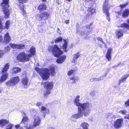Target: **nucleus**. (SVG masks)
<instances>
[{
    "label": "nucleus",
    "mask_w": 129,
    "mask_h": 129,
    "mask_svg": "<svg viewBox=\"0 0 129 129\" xmlns=\"http://www.w3.org/2000/svg\"><path fill=\"white\" fill-rule=\"evenodd\" d=\"M35 69L44 80H47L49 77L50 74L51 75L54 76L55 74V68L53 66L49 67L48 69H39L36 67Z\"/></svg>",
    "instance_id": "obj_1"
},
{
    "label": "nucleus",
    "mask_w": 129,
    "mask_h": 129,
    "mask_svg": "<svg viewBox=\"0 0 129 129\" xmlns=\"http://www.w3.org/2000/svg\"><path fill=\"white\" fill-rule=\"evenodd\" d=\"M79 96H76L74 101V104L78 107V108L80 109H86L90 110L91 107V103L89 102H87L83 103H80L79 99Z\"/></svg>",
    "instance_id": "obj_2"
},
{
    "label": "nucleus",
    "mask_w": 129,
    "mask_h": 129,
    "mask_svg": "<svg viewBox=\"0 0 129 129\" xmlns=\"http://www.w3.org/2000/svg\"><path fill=\"white\" fill-rule=\"evenodd\" d=\"M77 113L72 115L71 116L72 118L77 119L82 117L83 116H87L89 114L90 110L80 109L79 108H77Z\"/></svg>",
    "instance_id": "obj_3"
},
{
    "label": "nucleus",
    "mask_w": 129,
    "mask_h": 129,
    "mask_svg": "<svg viewBox=\"0 0 129 129\" xmlns=\"http://www.w3.org/2000/svg\"><path fill=\"white\" fill-rule=\"evenodd\" d=\"M48 50L49 52H51L53 55L56 57H58L63 53V52L56 45L50 46Z\"/></svg>",
    "instance_id": "obj_4"
},
{
    "label": "nucleus",
    "mask_w": 129,
    "mask_h": 129,
    "mask_svg": "<svg viewBox=\"0 0 129 129\" xmlns=\"http://www.w3.org/2000/svg\"><path fill=\"white\" fill-rule=\"evenodd\" d=\"M31 57V54H26L24 52L20 53L17 57V60L22 62L28 61L30 60V58Z\"/></svg>",
    "instance_id": "obj_5"
},
{
    "label": "nucleus",
    "mask_w": 129,
    "mask_h": 129,
    "mask_svg": "<svg viewBox=\"0 0 129 129\" xmlns=\"http://www.w3.org/2000/svg\"><path fill=\"white\" fill-rule=\"evenodd\" d=\"M9 0H3V2L1 4V6L3 7V12L5 16V18H8L9 17L10 13L8 8L9 7Z\"/></svg>",
    "instance_id": "obj_6"
},
{
    "label": "nucleus",
    "mask_w": 129,
    "mask_h": 129,
    "mask_svg": "<svg viewBox=\"0 0 129 129\" xmlns=\"http://www.w3.org/2000/svg\"><path fill=\"white\" fill-rule=\"evenodd\" d=\"M20 79L18 76L11 77L10 79L5 82V85L8 87L14 86L19 82Z\"/></svg>",
    "instance_id": "obj_7"
},
{
    "label": "nucleus",
    "mask_w": 129,
    "mask_h": 129,
    "mask_svg": "<svg viewBox=\"0 0 129 129\" xmlns=\"http://www.w3.org/2000/svg\"><path fill=\"white\" fill-rule=\"evenodd\" d=\"M44 87L46 90L45 92L44 93L45 97L47 98L48 95L51 93V90L53 87V84L52 82H47L44 83Z\"/></svg>",
    "instance_id": "obj_8"
},
{
    "label": "nucleus",
    "mask_w": 129,
    "mask_h": 129,
    "mask_svg": "<svg viewBox=\"0 0 129 129\" xmlns=\"http://www.w3.org/2000/svg\"><path fill=\"white\" fill-rule=\"evenodd\" d=\"M41 121V119L39 116H37L34 118L33 124L30 125L29 127L26 125H25V127L26 129H33L39 125Z\"/></svg>",
    "instance_id": "obj_9"
},
{
    "label": "nucleus",
    "mask_w": 129,
    "mask_h": 129,
    "mask_svg": "<svg viewBox=\"0 0 129 129\" xmlns=\"http://www.w3.org/2000/svg\"><path fill=\"white\" fill-rule=\"evenodd\" d=\"M109 7L108 5V1L106 0L104 2L103 9L104 12L107 15V18L109 21H110V19L109 17V14L108 13Z\"/></svg>",
    "instance_id": "obj_10"
},
{
    "label": "nucleus",
    "mask_w": 129,
    "mask_h": 129,
    "mask_svg": "<svg viewBox=\"0 0 129 129\" xmlns=\"http://www.w3.org/2000/svg\"><path fill=\"white\" fill-rule=\"evenodd\" d=\"M123 122V119H119L116 120L114 122V126L116 128H119L121 127Z\"/></svg>",
    "instance_id": "obj_11"
},
{
    "label": "nucleus",
    "mask_w": 129,
    "mask_h": 129,
    "mask_svg": "<svg viewBox=\"0 0 129 129\" xmlns=\"http://www.w3.org/2000/svg\"><path fill=\"white\" fill-rule=\"evenodd\" d=\"M10 47L13 49H21L24 48L25 45L23 44H17L11 43L10 44Z\"/></svg>",
    "instance_id": "obj_12"
},
{
    "label": "nucleus",
    "mask_w": 129,
    "mask_h": 129,
    "mask_svg": "<svg viewBox=\"0 0 129 129\" xmlns=\"http://www.w3.org/2000/svg\"><path fill=\"white\" fill-rule=\"evenodd\" d=\"M2 73V74L0 79V82L1 83L6 81L8 77V74L7 72Z\"/></svg>",
    "instance_id": "obj_13"
},
{
    "label": "nucleus",
    "mask_w": 129,
    "mask_h": 129,
    "mask_svg": "<svg viewBox=\"0 0 129 129\" xmlns=\"http://www.w3.org/2000/svg\"><path fill=\"white\" fill-rule=\"evenodd\" d=\"M112 51V49L111 48H109L108 49L106 54V58L108 61H110L111 59V54Z\"/></svg>",
    "instance_id": "obj_14"
},
{
    "label": "nucleus",
    "mask_w": 129,
    "mask_h": 129,
    "mask_svg": "<svg viewBox=\"0 0 129 129\" xmlns=\"http://www.w3.org/2000/svg\"><path fill=\"white\" fill-rule=\"evenodd\" d=\"M4 42L6 43H9L11 40V38L9 34L7 33L5 34L4 38Z\"/></svg>",
    "instance_id": "obj_15"
},
{
    "label": "nucleus",
    "mask_w": 129,
    "mask_h": 129,
    "mask_svg": "<svg viewBox=\"0 0 129 129\" xmlns=\"http://www.w3.org/2000/svg\"><path fill=\"white\" fill-rule=\"evenodd\" d=\"M123 31L120 29L117 30L116 32V34L117 38L119 39L123 35Z\"/></svg>",
    "instance_id": "obj_16"
},
{
    "label": "nucleus",
    "mask_w": 129,
    "mask_h": 129,
    "mask_svg": "<svg viewBox=\"0 0 129 129\" xmlns=\"http://www.w3.org/2000/svg\"><path fill=\"white\" fill-rule=\"evenodd\" d=\"M41 112L42 113L44 114V117H45V114H48L49 113V111L48 109L45 108L44 106H42L41 108Z\"/></svg>",
    "instance_id": "obj_17"
},
{
    "label": "nucleus",
    "mask_w": 129,
    "mask_h": 129,
    "mask_svg": "<svg viewBox=\"0 0 129 129\" xmlns=\"http://www.w3.org/2000/svg\"><path fill=\"white\" fill-rule=\"evenodd\" d=\"M66 58V56L63 55L58 58L56 60V62L58 63H61L64 61Z\"/></svg>",
    "instance_id": "obj_18"
},
{
    "label": "nucleus",
    "mask_w": 129,
    "mask_h": 129,
    "mask_svg": "<svg viewBox=\"0 0 129 129\" xmlns=\"http://www.w3.org/2000/svg\"><path fill=\"white\" fill-rule=\"evenodd\" d=\"M49 14L47 12L44 11L41 14V17L43 19H46L48 18L49 16Z\"/></svg>",
    "instance_id": "obj_19"
},
{
    "label": "nucleus",
    "mask_w": 129,
    "mask_h": 129,
    "mask_svg": "<svg viewBox=\"0 0 129 129\" xmlns=\"http://www.w3.org/2000/svg\"><path fill=\"white\" fill-rule=\"evenodd\" d=\"M77 33L78 34L80 35L87 36L88 34V33L89 32L87 31L82 30L80 32L77 30Z\"/></svg>",
    "instance_id": "obj_20"
},
{
    "label": "nucleus",
    "mask_w": 129,
    "mask_h": 129,
    "mask_svg": "<svg viewBox=\"0 0 129 129\" xmlns=\"http://www.w3.org/2000/svg\"><path fill=\"white\" fill-rule=\"evenodd\" d=\"M89 126L88 124L86 122H83L80 124V126L83 129H88Z\"/></svg>",
    "instance_id": "obj_21"
},
{
    "label": "nucleus",
    "mask_w": 129,
    "mask_h": 129,
    "mask_svg": "<svg viewBox=\"0 0 129 129\" xmlns=\"http://www.w3.org/2000/svg\"><path fill=\"white\" fill-rule=\"evenodd\" d=\"M46 5L45 4H41L38 6V9L40 12L46 10Z\"/></svg>",
    "instance_id": "obj_22"
},
{
    "label": "nucleus",
    "mask_w": 129,
    "mask_h": 129,
    "mask_svg": "<svg viewBox=\"0 0 129 129\" xmlns=\"http://www.w3.org/2000/svg\"><path fill=\"white\" fill-rule=\"evenodd\" d=\"M21 71V69L18 67H14L12 69V73L14 74H17Z\"/></svg>",
    "instance_id": "obj_23"
},
{
    "label": "nucleus",
    "mask_w": 129,
    "mask_h": 129,
    "mask_svg": "<svg viewBox=\"0 0 129 129\" xmlns=\"http://www.w3.org/2000/svg\"><path fill=\"white\" fill-rule=\"evenodd\" d=\"M22 82L24 85L27 86L28 84V81L27 77H25L23 78L22 80Z\"/></svg>",
    "instance_id": "obj_24"
},
{
    "label": "nucleus",
    "mask_w": 129,
    "mask_h": 129,
    "mask_svg": "<svg viewBox=\"0 0 129 129\" xmlns=\"http://www.w3.org/2000/svg\"><path fill=\"white\" fill-rule=\"evenodd\" d=\"M9 122L6 119H2L0 120V126L2 127L7 123H8Z\"/></svg>",
    "instance_id": "obj_25"
},
{
    "label": "nucleus",
    "mask_w": 129,
    "mask_h": 129,
    "mask_svg": "<svg viewBox=\"0 0 129 129\" xmlns=\"http://www.w3.org/2000/svg\"><path fill=\"white\" fill-rule=\"evenodd\" d=\"M129 76V74H125L124 76H123L121 79L119 81L120 83L124 82L126 79Z\"/></svg>",
    "instance_id": "obj_26"
},
{
    "label": "nucleus",
    "mask_w": 129,
    "mask_h": 129,
    "mask_svg": "<svg viewBox=\"0 0 129 129\" xmlns=\"http://www.w3.org/2000/svg\"><path fill=\"white\" fill-rule=\"evenodd\" d=\"M63 41L64 42V44L62 48L64 52H67V51L66 49L67 48V43L68 41L67 40H66L64 39H63Z\"/></svg>",
    "instance_id": "obj_27"
},
{
    "label": "nucleus",
    "mask_w": 129,
    "mask_h": 129,
    "mask_svg": "<svg viewBox=\"0 0 129 129\" xmlns=\"http://www.w3.org/2000/svg\"><path fill=\"white\" fill-rule=\"evenodd\" d=\"M10 64L9 63H7L4 66V67L2 71V73H5L7 71L9 68Z\"/></svg>",
    "instance_id": "obj_28"
},
{
    "label": "nucleus",
    "mask_w": 129,
    "mask_h": 129,
    "mask_svg": "<svg viewBox=\"0 0 129 129\" xmlns=\"http://www.w3.org/2000/svg\"><path fill=\"white\" fill-rule=\"evenodd\" d=\"M80 54L79 53H77L76 54H75L73 55V59L72 61V62H73L75 63V61L80 56Z\"/></svg>",
    "instance_id": "obj_29"
},
{
    "label": "nucleus",
    "mask_w": 129,
    "mask_h": 129,
    "mask_svg": "<svg viewBox=\"0 0 129 129\" xmlns=\"http://www.w3.org/2000/svg\"><path fill=\"white\" fill-rule=\"evenodd\" d=\"M129 14V10H125L123 12L122 16L123 17H127Z\"/></svg>",
    "instance_id": "obj_30"
},
{
    "label": "nucleus",
    "mask_w": 129,
    "mask_h": 129,
    "mask_svg": "<svg viewBox=\"0 0 129 129\" xmlns=\"http://www.w3.org/2000/svg\"><path fill=\"white\" fill-rule=\"evenodd\" d=\"M30 54H31V56L34 55L35 54V48L33 47H32L30 50Z\"/></svg>",
    "instance_id": "obj_31"
},
{
    "label": "nucleus",
    "mask_w": 129,
    "mask_h": 129,
    "mask_svg": "<svg viewBox=\"0 0 129 129\" xmlns=\"http://www.w3.org/2000/svg\"><path fill=\"white\" fill-rule=\"evenodd\" d=\"M21 10H22L21 14L23 16L25 17H27L28 15V13L26 12L25 10L23 9V7L21 9Z\"/></svg>",
    "instance_id": "obj_32"
},
{
    "label": "nucleus",
    "mask_w": 129,
    "mask_h": 129,
    "mask_svg": "<svg viewBox=\"0 0 129 129\" xmlns=\"http://www.w3.org/2000/svg\"><path fill=\"white\" fill-rule=\"evenodd\" d=\"M87 11L89 12L91 14H92L95 12V10L94 9L90 8H88Z\"/></svg>",
    "instance_id": "obj_33"
},
{
    "label": "nucleus",
    "mask_w": 129,
    "mask_h": 129,
    "mask_svg": "<svg viewBox=\"0 0 129 129\" xmlns=\"http://www.w3.org/2000/svg\"><path fill=\"white\" fill-rule=\"evenodd\" d=\"M120 27H125L129 29V25L126 23H124L121 24Z\"/></svg>",
    "instance_id": "obj_34"
},
{
    "label": "nucleus",
    "mask_w": 129,
    "mask_h": 129,
    "mask_svg": "<svg viewBox=\"0 0 129 129\" xmlns=\"http://www.w3.org/2000/svg\"><path fill=\"white\" fill-rule=\"evenodd\" d=\"M70 79L71 80H73L72 83H75L77 81L78 78L77 77H71Z\"/></svg>",
    "instance_id": "obj_35"
},
{
    "label": "nucleus",
    "mask_w": 129,
    "mask_h": 129,
    "mask_svg": "<svg viewBox=\"0 0 129 129\" xmlns=\"http://www.w3.org/2000/svg\"><path fill=\"white\" fill-rule=\"evenodd\" d=\"M75 71L74 70H71L68 71L67 74L68 76H70L73 74Z\"/></svg>",
    "instance_id": "obj_36"
},
{
    "label": "nucleus",
    "mask_w": 129,
    "mask_h": 129,
    "mask_svg": "<svg viewBox=\"0 0 129 129\" xmlns=\"http://www.w3.org/2000/svg\"><path fill=\"white\" fill-rule=\"evenodd\" d=\"M103 77H101L99 78H93V81H99L103 79Z\"/></svg>",
    "instance_id": "obj_37"
},
{
    "label": "nucleus",
    "mask_w": 129,
    "mask_h": 129,
    "mask_svg": "<svg viewBox=\"0 0 129 129\" xmlns=\"http://www.w3.org/2000/svg\"><path fill=\"white\" fill-rule=\"evenodd\" d=\"M29 121V119L26 117H23L22 122L24 123L26 122H27Z\"/></svg>",
    "instance_id": "obj_38"
},
{
    "label": "nucleus",
    "mask_w": 129,
    "mask_h": 129,
    "mask_svg": "<svg viewBox=\"0 0 129 129\" xmlns=\"http://www.w3.org/2000/svg\"><path fill=\"white\" fill-rule=\"evenodd\" d=\"M62 38L60 37L56 38L55 40V42L56 43L59 42L62 40Z\"/></svg>",
    "instance_id": "obj_39"
},
{
    "label": "nucleus",
    "mask_w": 129,
    "mask_h": 129,
    "mask_svg": "<svg viewBox=\"0 0 129 129\" xmlns=\"http://www.w3.org/2000/svg\"><path fill=\"white\" fill-rule=\"evenodd\" d=\"M35 18L37 20H41V19H42L41 14L40 15L39 14H37L35 16Z\"/></svg>",
    "instance_id": "obj_40"
},
{
    "label": "nucleus",
    "mask_w": 129,
    "mask_h": 129,
    "mask_svg": "<svg viewBox=\"0 0 129 129\" xmlns=\"http://www.w3.org/2000/svg\"><path fill=\"white\" fill-rule=\"evenodd\" d=\"M10 22V21H6V28L7 29H8L9 26Z\"/></svg>",
    "instance_id": "obj_41"
},
{
    "label": "nucleus",
    "mask_w": 129,
    "mask_h": 129,
    "mask_svg": "<svg viewBox=\"0 0 129 129\" xmlns=\"http://www.w3.org/2000/svg\"><path fill=\"white\" fill-rule=\"evenodd\" d=\"M119 112L120 113L122 114L123 115H125L127 113V112L125 110H123L120 111Z\"/></svg>",
    "instance_id": "obj_42"
},
{
    "label": "nucleus",
    "mask_w": 129,
    "mask_h": 129,
    "mask_svg": "<svg viewBox=\"0 0 129 129\" xmlns=\"http://www.w3.org/2000/svg\"><path fill=\"white\" fill-rule=\"evenodd\" d=\"M95 91H91L90 93V95L94 97L95 96Z\"/></svg>",
    "instance_id": "obj_43"
},
{
    "label": "nucleus",
    "mask_w": 129,
    "mask_h": 129,
    "mask_svg": "<svg viewBox=\"0 0 129 129\" xmlns=\"http://www.w3.org/2000/svg\"><path fill=\"white\" fill-rule=\"evenodd\" d=\"M28 0H19V3L22 4H23L26 2Z\"/></svg>",
    "instance_id": "obj_44"
},
{
    "label": "nucleus",
    "mask_w": 129,
    "mask_h": 129,
    "mask_svg": "<svg viewBox=\"0 0 129 129\" xmlns=\"http://www.w3.org/2000/svg\"><path fill=\"white\" fill-rule=\"evenodd\" d=\"M4 51L3 50H0V58H1L4 53Z\"/></svg>",
    "instance_id": "obj_45"
},
{
    "label": "nucleus",
    "mask_w": 129,
    "mask_h": 129,
    "mask_svg": "<svg viewBox=\"0 0 129 129\" xmlns=\"http://www.w3.org/2000/svg\"><path fill=\"white\" fill-rule=\"evenodd\" d=\"M128 4V3H127L125 4H123L122 5H120V7H121V8H123L125 7L126 6H127Z\"/></svg>",
    "instance_id": "obj_46"
},
{
    "label": "nucleus",
    "mask_w": 129,
    "mask_h": 129,
    "mask_svg": "<svg viewBox=\"0 0 129 129\" xmlns=\"http://www.w3.org/2000/svg\"><path fill=\"white\" fill-rule=\"evenodd\" d=\"M125 104L126 107L129 106V99L125 103Z\"/></svg>",
    "instance_id": "obj_47"
},
{
    "label": "nucleus",
    "mask_w": 129,
    "mask_h": 129,
    "mask_svg": "<svg viewBox=\"0 0 129 129\" xmlns=\"http://www.w3.org/2000/svg\"><path fill=\"white\" fill-rule=\"evenodd\" d=\"M12 124L10 123L8 127L6 129H11L12 126Z\"/></svg>",
    "instance_id": "obj_48"
},
{
    "label": "nucleus",
    "mask_w": 129,
    "mask_h": 129,
    "mask_svg": "<svg viewBox=\"0 0 129 129\" xmlns=\"http://www.w3.org/2000/svg\"><path fill=\"white\" fill-rule=\"evenodd\" d=\"M10 49V48L9 46H7V48L5 49V51H8Z\"/></svg>",
    "instance_id": "obj_49"
},
{
    "label": "nucleus",
    "mask_w": 129,
    "mask_h": 129,
    "mask_svg": "<svg viewBox=\"0 0 129 129\" xmlns=\"http://www.w3.org/2000/svg\"><path fill=\"white\" fill-rule=\"evenodd\" d=\"M97 39L99 41L101 42H102L103 43H104L103 41L102 40V39L101 38L99 37V38H97Z\"/></svg>",
    "instance_id": "obj_50"
},
{
    "label": "nucleus",
    "mask_w": 129,
    "mask_h": 129,
    "mask_svg": "<svg viewBox=\"0 0 129 129\" xmlns=\"http://www.w3.org/2000/svg\"><path fill=\"white\" fill-rule=\"evenodd\" d=\"M15 127L17 129H19L20 125L19 124H18L15 125Z\"/></svg>",
    "instance_id": "obj_51"
},
{
    "label": "nucleus",
    "mask_w": 129,
    "mask_h": 129,
    "mask_svg": "<svg viewBox=\"0 0 129 129\" xmlns=\"http://www.w3.org/2000/svg\"><path fill=\"white\" fill-rule=\"evenodd\" d=\"M37 106L38 107L39 106L41 105V103L40 102H38L36 104Z\"/></svg>",
    "instance_id": "obj_52"
},
{
    "label": "nucleus",
    "mask_w": 129,
    "mask_h": 129,
    "mask_svg": "<svg viewBox=\"0 0 129 129\" xmlns=\"http://www.w3.org/2000/svg\"><path fill=\"white\" fill-rule=\"evenodd\" d=\"M124 118L125 119H129V114H127L126 115V116L124 117Z\"/></svg>",
    "instance_id": "obj_53"
},
{
    "label": "nucleus",
    "mask_w": 129,
    "mask_h": 129,
    "mask_svg": "<svg viewBox=\"0 0 129 129\" xmlns=\"http://www.w3.org/2000/svg\"><path fill=\"white\" fill-rule=\"evenodd\" d=\"M124 118L125 119H129V114H127L126 115V116L124 117Z\"/></svg>",
    "instance_id": "obj_54"
},
{
    "label": "nucleus",
    "mask_w": 129,
    "mask_h": 129,
    "mask_svg": "<svg viewBox=\"0 0 129 129\" xmlns=\"http://www.w3.org/2000/svg\"><path fill=\"white\" fill-rule=\"evenodd\" d=\"M124 118L125 119H129V114H127L126 115V116L124 117Z\"/></svg>",
    "instance_id": "obj_55"
},
{
    "label": "nucleus",
    "mask_w": 129,
    "mask_h": 129,
    "mask_svg": "<svg viewBox=\"0 0 129 129\" xmlns=\"http://www.w3.org/2000/svg\"><path fill=\"white\" fill-rule=\"evenodd\" d=\"M19 7L20 9V10L21 11H22V10H21V9L23 7V9H24V5H22V6H21L20 5L19 6Z\"/></svg>",
    "instance_id": "obj_56"
},
{
    "label": "nucleus",
    "mask_w": 129,
    "mask_h": 129,
    "mask_svg": "<svg viewBox=\"0 0 129 129\" xmlns=\"http://www.w3.org/2000/svg\"><path fill=\"white\" fill-rule=\"evenodd\" d=\"M3 28V26L2 25V23L0 21V29H2Z\"/></svg>",
    "instance_id": "obj_57"
},
{
    "label": "nucleus",
    "mask_w": 129,
    "mask_h": 129,
    "mask_svg": "<svg viewBox=\"0 0 129 129\" xmlns=\"http://www.w3.org/2000/svg\"><path fill=\"white\" fill-rule=\"evenodd\" d=\"M69 20H66L65 21V23L67 24H68L69 23Z\"/></svg>",
    "instance_id": "obj_58"
},
{
    "label": "nucleus",
    "mask_w": 129,
    "mask_h": 129,
    "mask_svg": "<svg viewBox=\"0 0 129 129\" xmlns=\"http://www.w3.org/2000/svg\"><path fill=\"white\" fill-rule=\"evenodd\" d=\"M2 39V36L0 35V42H1Z\"/></svg>",
    "instance_id": "obj_59"
},
{
    "label": "nucleus",
    "mask_w": 129,
    "mask_h": 129,
    "mask_svg": "<svg viewBox=\"0 0 129 129\" xmlns=\"http://www.w3.org/2000/svg\"><path fill=\"white\" fill-rule=\"evenodd\" d=\"M117 13L119 15H121V13L120 12H118Z\"/></svg>",
    "instance_id": "obj_60"
},
{
    "label": "nucleus",
    "mask_w": 129,
    "mask_h": 129,
    "mask_svg": "<svg viewBox=\"0 0 129 129\" xmlns=\"http://www.w3.org/2000/svg\"><path fill=\"white\" fill-rule=\"evenodd\" d=\"M89 29H90V30H91L92 29V27L90 25L89 26Z\"/></svg>",
    "instance_id": "obj_61"
},
{
    "label": "nucleus",
    "mask_w": 129,
    "mask_h": 129,
    "mask_svg": "<svg viewBox=\"0 0 129 129\" xmlns=\"http://www.w3.org/2000/svg\"><path fill=\"white\" fill-rule=\"evenodd\" d=\"M121 64V62L119 63L116 66V67H117L118 66H119Z\"/></svg>",
    "instance_id": "obj_62"
},
{
    "label": "nucleus",
    "mask_w": 129,
    "mask_h": 129,
    "mask_svg": "<svg viewBox=\"0 0 129 129\" xmlns=\"http://www.w3.org/2000/svg\"><path fill=\"white\" fill-rule=\"evenodd\" d=\"M86 2H88L90 1L91 0H84Z\"/></svg>",
    "instance_id": "obj_63"
},
{
    "label": "nucleus",
    "mask_w": 129,
    "mask_h": 129,
    "mask_svg": "<svg viewBox=\"0 0 129 129\" xmlns=\"http://www.w3.org/2000/svg\"><path fill=\"white\" fill-rule=\"evenodd\" d=\"M48 129H54V128L52 127H49L48 128Z\"/></svg>",
    "instance_id": "obj_64"
}]
</instances>
